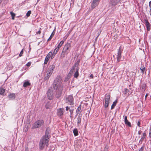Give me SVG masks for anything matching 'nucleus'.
<instances>
[{
    "label": "nucleus",
    "instance_id": "1",
    "mask_svg": "<svg viewBox=\"0 0 151 151\" xmlns=\"http://www.w3.org/2000/svg\"><path fill=\"white\" fill-rule=\"evenodd\" d=\"M49 129L47 128V129L45 135L43 136L40 139L39 143V147L40 149H43L45 145H46L47 147L48 146V143L49 139L48 137L49 133L48 130Z\"/></svg>",
    "mask_w": 151,
    "mask_h": 151
},
{
    "label": "nucleus",
    "instance_id": "2",
    "mask_svg": "<svg viewBox=\"0 0 151 151\" xmlns=\"http://www.w3.org/2000/svg\"><path fill=\"white\" fill-rule=\"evenodd\" d=\"M62 82V81L61 77L60 76H57L53 83V86L54 89H56L58 88V87L63 86Z\"/></svg>",
    "mask_w": 151,
    "mask_h": 151
},
{
    "label": "nucleus",
    "instance_id": "3",
    "mask_svg": "<svg viewBox=\"0 0 151 151\" xmlns=\"http://www.w3.org/2000/svg\"><path fill=\"white\" fill-rule=\"evenodd\" d=\"M44 123L42 120H39L34 123L32 125V128L33 129L40 127Z\"/></svg>",
    "mask_w": 151,
    "mask_h": 151
},
{
    "label": "nucleus",
    "instance_id": "4",
    "mask_svg": "<svg viewBox=\"0 0 151 151\" xmlns=\"http://www.w3.org/2000/svg\"><path fill=\"white\" fill-rule=\"evenodd\" d=\"M123 48L121 46H120L118 50L117 55V62H119L120 60L122 57V53Z\"/></svg>",
    "mask_w": 151,
    "mask_h": 151
},
{
    "label": "nucleus",
    "instance_id": "5",
    "mask_svg": "<svg viewBox=\"0 0 151 151\" xmlns=\"http://www.w3.org/2000/svg\"><path fill=\"white\" fill-rule=\"evenodd\" d=\"M63 86H61L59 87H58L56 89H54L56 90V94L55 96L57 98H59L62 94V91L63 90Z\"/></svg>",
    "mask_w": 151,
    "mask_h": 151
},
{
    "label": "nucleus",
    "instance_id": "6",
    "mask_svg": "<svg viewBox=\"0 0 151 151\" xmlns=\"http://www.w3.org/2000/svg\"><path fill=\"white\" fill-rule=\"evenodd\" d=\"M70 43H67L64 46L62 50L65 53L68 54L70 51Z\"/></svg>",
    "mask_w": 151,
    "mask_h": 151
},
{
    "label": "nucleus",
    "instance_id": "7",
    "mask_svg": "<svg viewBox=\"0 0 151 151\" xmlns=\"http://www.w3.org/2000/svg\"><path fill=\"white\" fill-rule=\"evenodd\" d=\"M67 103H69L70 105H72L74 104L73 102V98L72 95H69L66 98Z\"/></svg>",
    "mask_w": 151,
    "mask_h": 151
},
{
    "label": "nucleus",
    "instance_id": "8",
    "mask_svg": "<svg viewBox=\"0 0 151 151\" xmlns=\"http://www.w3.org/2000/svg\"><path fill=\"white\" fill-rule=\"evenodd\" d=\"M47 94L48 99L50 100H51L53 99L54 96L53 91L52 89H48Z\"/></svg>",
    "mask_w": 151,
    "mask_h": 151
},
{
    "label": "nucleus",
    "instance_id": "9",
    "mask_svg": "<svg viewBox=\"0 0 151 151\" xmlns=\"http://www.w3.org/2000/svg\"><path fill=\"white\" fill-rule=\"evenodd\" d=\"M100 1L98 0H93L91 4V8L93 9L97 6Z\"/></svg>",
    "mask_w": 151,
    "mask_h": 151
},
{
    "label": "nucleus",
    "instance_id": "10",
    "mask_svg": "<svg viewBox=\"0 0 151 151\" xmlns=\"http://www.w3.org/2000/svg\"><path fill=\"white\" fill-rule=\"evenodd\" d=\"M64 111L63 108H60L57 110V114L59 116L63 115Z\"/></svg>",
    "mask_w": 151,
    "mask_h": 151
},
{
    "label": "nucleus",
    "instance_id": "11",
    "mask_svg": "<svg viewBox=\"0 0 151 151\" xmlns=\"http://www.w3.org/2000/svg\"><path fill=\"white\" fill-rule=\"evenodd\" d=\"M52 73L48 71V72L46 74V76H45V77L44 78V79L45 81H46L49 79L50 77V76L51 75H52Z\"/></svg>",
    "mask_w": 151,
    "mask_h": 151
},
{
    "label": "nucleus",
    "instance_id": "12",
    "mask_svg": "<svg viewBox=\"0 0 151 151\" xmlns=\"http://www.w3.org/2000/svg\"><path fill=\"white\" fill-rule=\"evenodd\" d=\"M145 22L146 25V27L148 30H150V24L147 19H145Z\"/></svg>",
    "mask_w": 151,
    "mask_h": 151
},
{
    "label": "nucleus",
    "instance_id": "13",
    "mask_svg": "<svg viewBox=\"0 0 151 151\" xmlns=\"http://www.w3.org/2000/svg\"><path fill=\"white\" fill-rule=\"evenodd\" d=\"M121 0H110V4L113 6L116 5L118 2L120 1Z\"/></svg>",
    "mask_w": 151,
    "mask_h": 151
},
{
    "label": "nucleus",
    "instance_id": "14",
    "mask_svg": "<svg viewBox=\"0 0 151 151\" xmlns=\"http://www.w3.org/2000/svg\"><path fill=\"white\" fill-rule=\"evenodd\" d=\"M124 122L125 124L129 127H131V123L127 119V116H125L124 117Z\"/></svg>",
    "mask_w": 151,
    "mask_h": 151
},
{
    "label": "nucleus",
    "instance_id": "15",
    "mask_svg": "<svg viewBox=\"0 0 151 151\" xmlns=\"http://www.w3.org/2000/svg\"><path fill=\"white\" fill-rule=\"evenodd\" d=\"M82 117V114L80 113L79 114L78 118L77 123L78 125H79L81 123V118Z\"/></svg>",
    "mask_w": 151,
    "mask_h": 151
},
{
    "label": "nucleus",
    "instance_id": "16",
    "mask_svg": "<svg viewBox=\"0 0 151 151\" xmlns=\"http://www.w3.org/2000/svg\"><path fill=\"white\" fill-rule=\"evenodd\" d=\"M110 93L106 94L105 97V101H109L110 100Z\"/></svg>",
    "mask_w": 151,
    "mask_h": 151
},
{
    "label": "nucleus",
    "instance_id": "17",
    "mask_svg": "<svg viewBox=\"0 0 151 151\" xmlns=\"http://www.w3.org/2000/svg\"><path fill=\"white\" fill-rule=\"evenodd\" d=\"M55 66L54 65H52L50 66L49 68L48 69V71H50L52 73H53V70L55 68Z\"/></svg>",
    "mask_w": 151,
    "mask_h": 151
},
{
    "label": "nucleus",
    "instance_id": "18",
    "mask_svg": "<svg viewBox=\"0 0 151 151\" xmlns=\"http://www.w3.org/2000/svg\"><path fill=\"white\" fill-rule=\"evenodd\" d=\"M140 70H141V72L143 74L145 72L146 73V70L145 69V67L144 65H142L140 68Z\"/></svg>",
    "mask_w": 151,
    "mask_h": 151
},
{
    "label": "nucleus",
    "instance_id": "19",
    "mask_svg": "<svg viewBox=\"0 0 151 151\" xmlns=\"http://www.w3.org/2000/svg\"><path fill=\"white\" fill-rule=\"evenodd\" d=\"M80 60H78L75 63V64L74 65L73 67H74L76 69V70H77V69L78 68V69L79 70V67H78L79 64L80 63Z\"/></svg>",
    "mask_w": 151,
    "mask_h": 151
},
{
    "label": "nucleus",
    "instance_id": "20",
    "mask_svg": "<svg viewBox=\"0 0 151 151\" xmlns=\"http://www.w3.org/2000/svg\"><path fill=\"white\" fill-rule=\"evenodd\" d=\"M68 54L66 53L62 50V52L60 54V58L61 59H63L65 57V55H67Z\"/></svg>",
    "mask_w": 151,
    "mask_h": 151
},
{
    "label": "nucleus",
    "instance_id": "21",
    "mask_svg": "<svg viewBox=\"0 0 151 151\" xmlns=\"http://www.w3.org/2000/svg\"><path fill=\"white\" fill-rule=\"evenodd\" d=\"M31 85L30 83L28 81H25L23 84V86L24 87H26L27 86H30Z\"/></svg>",
    "mask_w": 151,
    "mask_h": 151
},
{
    "label": "nucleus",
    "instance_id": "22",
    "mask_svg": "<svg viewBox=\"0 0 151 151\" xmlns=\"http://www.w3.org/2000/svg\"><path fill=\"white\" fill-rule=\"evenodd\" d=\"M79 70L78 68L77 70H76V71L74 73L73 76L74 78H77L79 74L78 73V71Z\"/></svg>",
    "mask_w": 151,
    "mask_h": 151
},
{
    "label": "nucleus",
    "instance_id": "23",
    "mask_svg": "<svg viewBox=\"0 0 151 151\" xmlns=\"http://www.w3.org/2000/svg\"><path fill=\"white\" fill-rule=\"evenodd\" d=\"M5 91V89L2 87H0V94L3 96L4 95Z\"/></svg>",
    "mask_w": 151,
    "mask_h": 151
},
{
    "label": "nucleus",
    "instance_id": "24",
    "mask_svg": "<svg viewBox=\"0 0 151 151\" xmlns=\"http://www.w3.org/2000/svg\"><path fill=\"white\" fill-rule=\"evenodd\" d=\"M117 102V100L116 99V100L113 102V104H112V105L111 106V109H112L116 105V104Z\"/></svg>",
    "mask_w": 151,
    "mask_h": 151
},
{
    "label": "nucleus",
    "instance_id": "25",
    "mask_svg": "<svg viewBox=\"0 0 151 151\" xmlns=\"http://www.w3.org/2000/svg\"><path fill=\"white\" fill-rule=\"evenodd\" d=\"M8 97L9 99H14L15 98V94L14 93H12L10 94L8 96Z\"/></svg>",
    "mask_w": 151,
    "mask_h": 151
},
{
    "label": "nucleus",
    "instance_id": "26",
    "mask_svg": "<svg viewBox=\"0 0 151 151\" xmlns=\"http://www.w3.org/2000/svg\"><path fill=\"white\" fill-rule=\"evenodd\" d=\"M73 133L75 136H76L78 135V132L77 129H75L73 131Z\"/></svg>",
    "mask_w": 151,
    "mask_h": 151
},
{
    "label": "nucleus",
    "instance_id": "27",
    "mask_svg": "<svg viewBox=\"0 0 151 151\" xmlns=\"http://www.w3.org/2000/svg\"><path fill=\"white\" fill-rule=\"evenodd\" d=\"M146 136V134L145 133H143V135H142V137H141V138L139 140V142H140V141H141L142 142L143 140H144Z\"/></svg>",
    "mask_w": 151,
    "mask_h": 151
},
{
    "label": "nucleus",
    "instance_id": "28",
    "mask_svg": "<svg viewBox=\"0 0 151 151\" xmlns=\"http://www.w3.org/2000/svg\"><path fill=\"white\" fill-rule=\"evenodd\" d=\"M52 56V52H50L47 55L46 57H47L48 58L50 59V58H51Z\"/></svg>",
    "mask_w": 151,
    "mask_h": 151
},
{
    "label": "nucleus",
    "instance_id": "29",
    "mask_svg": "<svg viewBox=\"0 0 151 151\" xmlns=\"http://www.w3.org/2000/svg\"><path fill=\"white\" fill-rule=\"evenodd\" d=\"M63 43L64 41H63V40L61 41L60 43L57 46V47L60 48L61 47V46H62V45L63 44Z\"/></svg>",
    "mask_w": 151,
    "mask_h": 151
},
{
    "label": "nucleus",
    "instance_id": "30",
    "mask_svg": "<svg viewBox=\"0 0 151 151\" xmlns=\"http://www.w3.org/2000/svg\"><path fill=\"white\" fill-rule=\"evenodd\" d=\"M58 52L55 51V50H54L53 53H52V56L51 57V59H52L55 57V55Z\"/></svg>",
    "mask_w": 151,
    "mask_h": 151
},
{
    "label": "nucleus",
    "instance_id": "31",
    "mask_svg": "<svg viewBox=\"0 0 151 151\" xmlns=\"http://www.w3.org/2000/svg\"><path fill=\"white\" fill-rule=\"evenodd\" d=\"M10 14L12 17V20H14V17H15V14L14 13H13L12 12H11Z\"/></svg>",
    "mask_w": 151,
    "mask_h": 151
},
{
    "label": "nucleus",
    "instance_id": "32",
    "mask_svg": "<svg viewBox=\"0 0 151 151\" xmlns=\"http://www.w3.org/2000/svg\"><path fill=\"white\" fill-rule=\"evenodd\" d=\"M54 35V34L53 33V32L50 35L49 38L48 39L47 41H50L51 40V39L52 38V37H53Z\"/></svg>",
    "mask_w": 151,
    "mask_h": 151
},
{
    "label": "nucleus",
    "instance_id": "33",
    "mask_svg": "<svg viewBox=\"0 0 151 151\" xmlns=\"http://www.w3.org/2000/svg\"><path fill=\"white\" fill-rule=\"evenodd\" d=\"M72 75V74L69 72V73H68V74L66 77V78H67V79H69L71 77Z\"/></svg>",
    "mask_w": 151,
    "mask_h": 151
},
{
    "label": "nucleus",
    "instance_id": "34",
    "mask_svg": "<svg viewBox=\"0 0 151 151\" xmlns=\"http://www.w3.org/2000/svg\"><path fill=\"white\" fill-rule=\"evenodd\" d=\"M81 104H80L79 106H78V108H77V109L76 110V113H78L80 110H81Z\"/></svg>",
    "mask_w": 151,
    "mask_h": 151
},
{
    "label": "nucleus",
    "instance_id": "35",
    "mask_svg": "<svg viewBox=\"0 0 151 151\" xmlns=\"http://www.w3.org/2000/svg\"><path fill=\"white\" fill-rule=\"evenodd\" d=\"M75 69H76L74 67H73L72 69L69 71V72L71 73L72 74H73V73L74 72V70Z\"/></svg>",
    "mask_w": 151,
    "mask_h": 151
},
{
    "label": "nucleus",
    "instance_id": "36",
    "mask_svg": "<svg viewBox=\"0 0 151 151\" xmlns=\"http://www.w3.org/2000/svg\"><path fill=\"white\" fill-rule=\"evenodd\" d=\"M104 107L105 108H107L109 104V102L108 101H105Z\"/></svg>",
    "mask_w": 151,
    "mask_h": 151
},
{
    "label": "nucleus",
    "instance_id": "37",
    "mask_svg": "<svg viewBox=\"0 0 151 151\" xmlns=\"http://www.w3.org/2000/svg\"><path fill=\"white\" fill-rule=\"evenodd\" d=\"M49 59L47 57H45V61H44V63L45 64H47L48 61L49 60Z\"/></svg>",
    "mask_w": 151,
    "mask_h": 151
},
{
    "label": "nucleus",
    "instance_id": "38",
    "mask_svg": "<svg viewBox=\"0 0 151 151\" xmlns=\"http://www.w3.org/2000/svg\"><path fill=\"white\" fill-rule=\"evenodd\" d=\"M31 11L29 10L28 11L26 14V16L27 17H29L31 14Z\"/></svg>",
    "mask_w": 151,
    "mask_h": 151
},
{
    "label": "nucleus",
    "instance_id": "39",
    "mask_svg": "<svg viewBox=\"0 0 151 151\" xmlns=\"http://www.w3.org/2000/svg\"><path fill=\"white\" fill-rule=\"evenodd\" d=\"M41 28H40L39 30L38 31H36V34L37 35H40L41 33Z\"/></svg>",
    "mask_w": 151,
    "mask_h": 151
},
{
    "label": "nucleus",
    "instance_id": "40",
    "mask_svg": "<svg viewBox=\"0 0 151 151\" xmlns=\"http://www.w3.org/2000/svg\"><path fill=\"white\" fill-rule=\"evenodd\" d=\"M149 5L150 7V15L151 16V1L149 2Z\"/></svg>",
    "mask_w": 151,
    "mask_h": 151
},
{
    "label": "nucleus",
    "instance_id": "41",
    "mask_svg": "<svg viewBox=\"0 0 151 151\" xmlns=\"http://www.w3.org/2000/svg\"><path fill=\"white\" fill-rule=\"evenodd\" d=\"M129 91V90L127 89H126L125 90V91H124V94L125 95H126L127 93Z\"/></svg>",
    "mask_w": 151,
    "mask_h": 151
},
{
    "label": "nucleus",
    "instance_id": "42",
    "mask_svg": "<svg viewBox=\"0 0 151 151\" xmlns=\"http://www.w3.org/2000/svg\"><path fill=\"white\" fill-rule=\"evenodd\" d=\"M23 49H22V51H21V52L19 54V57H21V56H22V55L23 53Z\"/></svg>",
    "mask_w": 151,
    "mask_h": 151
},
{
    "label": "nucleus",
    "instance_id": "43",
    "mask_svg": "<svg viewBox=\"0 0 151 151\" xmlns=\"http://www.w3.org/2000/svg\"><path fill=\"white\" fill-rule=\"evenodd\" d=\"M145 84H143L141 86V88L142 89H144V90H145Z\"/></svg>",
    "mask_w": 151,
    "mask_h": 151
},
{
    "label": "nucleus",
    "instance_id": "44",
    "mask_svg": "<svg viewBox=\"0 0 151 151\" xmlns=\"http://www.w3.org/2000/svg\"><path fill=\"white\" fill-rule=\"evenodd\" d=\"M31 62H28L26 64V66L28 67H29L31 64Z\"/></svg>",
    "mask_w": 151,
    "mask_h": 151
},
{
    "label": "nucleus",
    "instance_id": "45",
    "mask_svg": "<svg viewBox=\"0 0 151 151\" xmlns=\"http://www.w3.org/2000/svg\"><path fill=\"white\" fill-rule=\"evenodd\" d=\"M59 49H60V48L57 47L54 50H55L57 52H58V51L59 50Z\"/></svg>",
    "mask_w": 151,
    "mask_h": 151
},
{
    "label": "nucleus",
    "instance_id": "46",
    "mask_svg": "<svg viewBox=\"0 0 151 151\" xmlns=\"http://www.w3.org/2000/svg\"><path fill=\"white\" fill-rule=\"evenodd\" d=\"M144 150V147H142L139 150V151H143Z\"/></svg>",
    "mask_w": 151,
    "mask_h": 151
},
{
    "label": "nucleus",
    "instance_id": "47",
    "mask_svg": "<svg viewBox=\"0 0 151 151\" xmlns=\"http://www.w3.org/2000/svg\"><path fill=\"white\" fill-rule=\"evenodd\" d=\"M140 121H138L137 123V125L139 127H140Z\"/></svg>",
    "mask_w": 151,
    "mask_h": 151
},
{
    "label": "nucleus",
    "instance_id": "48",
    "mask_svg": "<svg viewBox=\"0 0 151 151\" xmlns=\"http://www.w3.org/2000/svg\"><path fill=\"white\" fill-rule=\"evenodd\" d=\"M69 109H70V107H68V106H67L66 107V111H68Z\"/></svg>",
    "mask_w": 151,
    "mask_h": 151
},
{
    "label": "nucleus",
    "instance_id": "49",
    "mask_svg": "<svg viewBox=\"0 0 151 151\" xmlns=\"http://www.w3.org/2000/svg\"><path fill=\"white\" fill-rule=\"evenodd\" d=\"M69 111H70V113L71 114V115H72V114H73V110H69Z\"/></svg>",
    "mask_w": 151,
    "mask_h": 151
},
{
    "label": "nucleus",
    "instance_id": "50",
    "mask_svg": "<svg viewBox=\"0 0 151 151\" xmlns=\"http://www.w3.org/2000/svg\"><path fill=\"white\" fill-rule=\"evenodd\" d=\"M142 131L141 130L139 131L138 132V134L140 135L142 133Z\"/></svg>",
    "mask_w": 151,
    "mask_h": 151
},
{
    "label": "nucleus",
    "instance_id": "51",
    "mask_svg": "<svg viewBox=\"0 0 151 151\" xmlns=\"http://www.w3.org/2000/svg\"><path fill=\"white\" fill-rule=\"evenodd\" d=\"M90 77L91 78H93V75L92 74H91L90 76Z\"/></svg>",
    "mask_w": 151,
    "mask_h": 151
},
{
    "label": "nucleus",
    "instance_id": "52",
    "mask_svg": "<svg viewBox=\"0 0 151 151\" xmlns=\"http://www.w3.org/2000/svg\"><path fill=\"white\" fill-rule=\"evenodd\" d=\"M148 96V94L147 93L146 94V95H145V99H146L147 97Z\"/></svg>",
    "mask_w": 151,
    "mask_h": 151
},
{
    "label": "nucleus",
    "instance_id": "53",
    "mask_svg": "<svg viewBox=\"0 0 151 151\" xmlns=\"http://www.w3.org/2000/svg\"><path fill=\"white\" fill-rule=\"evenodd\" d=\"M149 136L150 137H151V134H150V133H149Z\"/></svg>",
    "mask_w": 151,
    "mask_h": 151
},
{
    "label": "nucleus",
    "instance_id": "54",
    "mask_svg": "<svg viewBox=\"0 0 151 151\" xmlns=\"http://www.w3.org/2000/svg\"><path fill=\"white\" fill-rule=\"evenodd\" d=\"M2 2V0H0V4Z\"/></svg>",
    "mask_w": 151,
    "mask_h": 151
},
{
    "label": "nucleus",
    "instance_id": "55",
    "mask_svg": "<svg viewBox=\"0 0 151 151\" xmlns=\"http://www.w3.org/2000/svg\"><path fill=\"white\" fill-rule=\"evenodd\" d=\"M75 0H71V1H73V2Z\"/></svg>",
    "mask_w": 151,
    "mask_h": 151
},
{
    "label": "nucleus",
    "instance_id": "56",
    "mask_svg": "<svg viewBox=\"0 0 151 151\" xmlns=\"http://www.w3.org/2000/svg\"><path fill=\"white\" fill-rule=\"evenodd\" d=\"M11 151H13V150H12Z\"/></svg>",
    "mask_w": 151,
    "mask_h": 151
},
{
    "label": "nucleus",
    "instance_id": "57",
    "mask_svg": "<svg viewBox=\"0 0 151 151\" xmlns=\"http://www.w3.org/2000/svg\"><path fill=\"white\" fill-rule=\"evenodd\" d=\"M44 66H43V69H44Z\"/></svg>",
    "mask_w": 151,
    "mask_h": 151
}]
</instances>
